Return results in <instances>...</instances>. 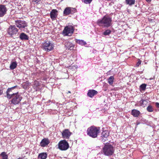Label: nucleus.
<instances>
[{
    "mask_svg": "<svg viewBox=\"0 0 159 159\" xmlns=\"http://www.w3.org/2000/svg\"><path fill=\"white\" fill-rule=\"evenodd\" d=\"M139 123H137V125H139Z\"/></svg>",
    "mask_w": 159,
    "mask_h": 159,
    "instance_id": "38",
    "label": "nucleus"
},
{
    "mask_svg": "<svg viewBox=\"0 0 159 159\" xmlns=\"http://www.w3.org/2000/svg\"><path fill=\"white\" fill-rule=\"evenodd\" d=\"M68 93H70V91H68Z\"/></svg>",
    "mask_w": 159,
    "mask_h": 159,
    "instance_id": "39",
    "label": "nucleus"
},
{
    "mask_svg": "<svg viewBox=\"0 0 159 159\" xmlns=\"http://www.w3.org/2000/svg\"><path fill=\"white\" fill-rule=\"evenodd\" d=\"M147 2H150L151 1V0H146Z\"/></svg>",
    "mask_w": 159,
    "mask_h": 159,
    "instance_id": "36",
    "label": "nucleus"
},
{
    "mask_svg": "<svg viewBox=\"0 0 159 159\" xmlns=\"http://www.w3.org/2000/svg\"><path fill=\"white\" fill-rule=\"evenodd\" d=\"M50 141L48 139L44 138L41 141L40 145L42 147H45L48 145Z\"/></svg>",
    "mask_w": 159,
    "mask_h": 159,
    "instance_id": "16",
    "label": "nucleus"
},
{
    "mask_svg": "<svg viewBox=\"0 0 159 159\" xmlns=\"http://www.w3.org/2000/svg\"><path fill=\"white\" fill-rule=\"evenodd\" d=\"M50 17L52 20H55L57 17V11L56 9L52 10L50 12Z\"/></svg>",
    "mask_w": 159,
    "mask_h": 159,
    "instance_id": "15",
    "label": "nucleus"
},
{
    "mask_svg": "<svg viewBox=\"0 0 159 159\" xmlns=\"http://www.w3.org/2000/svg\"><path fill=\"white\" fill-rule=\"evenodd\" d=\"M7 31L10 35L12 36L13 35L17 34L18 31V29L15 25H11L8 28Z\"/></svg>",
    "mask_w": 159,
    "mask_h": 159,
    "instance_id": "8",
    "label": "nucleus"
},
{
    "mask_svg": "<svg viewBox=\"0 0 159 159\" xmlns=\"http://www.w3.org/2000/svg\"><path fill=\"white\" fill-rule=\"evenodd\" d=\"M114 148L111 144L105 145L102 149L103 154L107 156L112 155L114 152Z\"/></svg>",
    "mask_w": 159,
    "mask_h": 159,
    "instance_id": "3",
    "label": "nucleus"
},
{
    "mask_svg": "<svg viewBox=\"0 0 159 159\" xmlns=\"http://www.w3.org/2000/svg\"><path fill=\"white\" fill-rule=\"evenodd\" d=\"M39 85V83L38 81H35L34 82V86H35L36 87H37Z\"/></svg>",
    "mask_w": 159,
    "mask_h": 159,
    "instance_id": "32",
    "label": "nucleus"
},
{
    "mask_svg": "<svg viewBox=\"0 0 159 159\" xmlns=\"http://www.w3.org/2000/svg\"><path fill=\"white\" fill-rule=\"evenodd\" d=\"M132 115L134 117H138L140 114V112L137 110H132L131 111Z\"/></svg>",
    "mask_w": 159,
    "mask_h": 159,
    "instance_id": "19",
    "label": "nucleus"
},
{
    "mask_svg": "<svg viewBox=\"0 0 159 159\" xmlns=\"http://www.w3.org/2000/svg\"><path fill=\"white\" fill-rule=\"evenodd\" d=\"M114 78L113 76H110L108 79V82L111 85H112L113 82Z\"/></svg>",
    "mask_w": 159,
    "mask_h": 159,
    "instance_id": "23",
    "label": "nucleus"
},
{
    "mask_svg": "<svg viewBox=\"0 0 159 159\" xmlns=\"http://www.w3.org/2000/svg\"><path fill=\"white\" fill-rule=\"evenodd\" d=\"M15 22L16 26L21 30L27 26V23L25 21L17 20H16Z\"/></svg>",
    "mask_w": 159,
    "mask_h": 159,
    "instance_id": "9",
    "label": "nucleus"
},
{
    "mask_svg": "<svg viewBox=\"0 0 159 159\" xmlns=\"http://www.w3.org/2000/svg\"><path fill=\"white\" fill-rule=\"evenodd\" d=\"M1 156L2 157V159H8V156L6 153L5 152H2L1 154Z\"/></svg>",
    "mask_w": 159,
    "mask_h": 159,
    "instance_id": "26",
    "label": "nucleus"
},
{
    "mask_svg": "<svg viewBox=\"0 0 159 159\" xmlns=\"http://www.w3.org/2000/svg\"><path fill=\"white\" fill-rule=\"evenodd\" d=\"M71 134V133L68 129H65L62 133V136L64 139H69Z\"/></svg>",
    "mask_w": 159,
    "mask_h": 159,
    "instance_id": "14",
    "label": "nucleus"
},
{
    "mask_svg": "<svg viewBox=\"0 0 159 159\" xmlns=\"http://www.w3.org/2000/svg\"><path fill=\"white\" fill-rule=\"evenodd\" d=\"M109 132L108 130L103 131L101 133V139L103 142H105L107 140V137L108 136Z\"/></svg>",
    "mask_w": 159,
    "mask_h": 159,
    "instance_id": "13",
    "label": "nucleus"
},
{
    "mask_svg": "<svg viewBox=\"0 0 159 159\" xmlns=\"http://www.w3.org/2000/svg\"><path fill=\"white\" fill-rule=\"evenodd\" d=\"M111 31L110 30H107L103 33V34L105 35H109L111 33Z\"/></svg>",
    "mask_w": 159,
    "mask_h": 159,
    "instance_id": "28",
    "label": "nucleus"
},
{
    "mask_svg": "<svg viewBox=\"0 0 159 159\" xmlns=\"http://www.w3.org/2000/svg\"><path fill=\"white\" fill-rule=\"evenodd\" d=\"M76 42L77 43L81 45H85L86 44V42L82 40H77L76 41Z\"/></svg>",
    "mask_w": 159,
    "mask_h": 159,
    "instance_id": "27",
    "label": "nucleus"
},
{
    "mask_svg": "<svg viewBox=\"0 0 159 159\" xmlns=\"http://www.w3.org/2000/svg\"><path fill=\"white\" fill-rule=\"evenodd\" d=\"M11 96V103L14 105L18 104L22 99V97L18 94V92L15 93V94Z\"/></svg>",
    "mask_w": 159,
    "mask_h": 159,
    "instance_id": "5",
    "label": "nucleus"
},
{
    "mask_svg": "<svg viewBox=\"0 0 159 159\" xmlns=\"http://www.w3.org/2000/svg\"><path fill=\"white\" fill-rule=\"evenodd\" d=\"M92 1V0H82L83 2L86 4H90Z\"/></svg>",
    "mask_w": 159,
    "mask_h": 159,
    "instance_id": "31",
    "label": "nucleus"
},
{
    "mask_svg": "<svg viewBox=\"0 0 159 159\" xmlns=\"http://www.w3.org/2000/svg\"><path fill=\"white\" fill-rule=\"evenodd\" d=\"M20 38L22 40H27L29 39L28 36L26 34L23 33L20 34Z\"/></svg>",
    "mask_w": 159,
    "mask_h": 159,
    "instance_id": "20",
    "label": "nucleus"
},
{
    "mask_svg": "<svg viewBox=\"0 0 159 159\" xmlns=\"http://www.w3.org/2000/svg\"><path fill=\"white\" fill-rule=\"evenodd\" d=\"M99 132V128L96 127L94 126L89 128L87 131L88 135L93 138H96Z\"/></svg>",
    "mask_w": 159,
    "mask_h": 159,
    "instance_id": "2",
    "label": "nucleus"
},
{
    "mask_svg": "<svg viewBox=\"0 0 159 159\" xmlns=\"http://www.w3.org/2000/svg\"><path fill=\"white\" fill-rule=\"evenodd\" d=\"M97 93L98 92L94 90H89L87 93V95L89 97L92 98L97 94Z\"/></svg>",
    "mask_w": 159,
    "mask_h": 159,
    "instance_id": "18",
    "label": "nucleus"
},
{
    "mask_svg": "<svg viewBox=\"0 0 159 159\" xmlns=\"http://www.w3.org/2000/svg\"><path fill=\"white\" fill-rule=\"evenodd\" d=\"M54 45L52 42L47 41L43 43L42 48L46 52H49L54 49Z\"/></svg>",
    "mask_w": 159,
    "mask_h": 159,
    "instance_id": "4",
    "label": "nucleus"
},
{
    "mask_svg": "<svg viewBox=\"0 0 159 159\" xmlns=\"http://www.w3.org/2000/svg\"><path fill=\"white\" fill-rule=\"evenodd\" d=\"M65 46L67 49L71 50L73 49L74 45L72 43L67 41L65 43Z\"/></svg>",
    "mask_w": 159,
    "mask_h": 159,
    "instance_id": "17",
    "label": "nucleus"
},
{
    "mask_svg": "<svg viewBox=\"0 0 159 159\" xmlns=\"http://www.w3.org/2000/svg\"><path fill=\"white\" fill-rule=\"evenodd\" d=\"M146 87V85L145 84H143L140 86V89L143 90H144L145 89Z\"/></svg>",
    "mask_w": 159,
    "mask_h": 159,
    "instance_id": "30",
    "label": "nucleus"
},
{
    "mask_svg": "<svg viewBox=\"0 0 159 159\" xmlns=\"http://www.w3.org/2000/svg\"><path fill=\"white\" fill-rule=\"evenodd\" d=\"M152 78H150V80H152Z\"/></svg>",
    "mask_w": 159,
    "mask_h": 159,
    "instance_id": "37",
    "label": "nucleus"
},
{
    "mask_svg": "<svg viewBox=\"0 0 159 159\" xmlns=\"http://www.w3.org/2000/svg\"><path fill=\"white\" fill-rule=\"evenodd\" d=\"M139 103L141 106L145 107L147 103V101L146 100L142 99L139 101Z\"/></svg>",
    "mask_w": 159,
    "mask_h": 159,
    "instance_id": "24",
    "label": "nucleus"
},
{
    "mask_svg": "<svg viewBox=\"0 0 159 159\" xmlns=\"http://www.w3.org/2000/svg\"><path fill=\"white\" fill-rule=\"evenodd\" d=\"M47 155L45 152H43L39 154L38 158L41 159H46L47 157Z\"/></svg>",
    "mask_w": 159,
    "mask_h": 159,
    "instance_id": "21",
    "label": "nucleus"
},
{
    "mask_svg": "<svg viewBox=\"0 0 159 159\" xmlns=\"http://www.w3.org/2000/svg\"><path fill=\"white\" fill-rule=\"evenodd\" d=\"M156 106L157 107H159V103L158 102L156 103Z\"/></svg>",
    "mask_w": 159,
    "mask_h": 159,
    "instance_id": "34",
    "label": "nucleus"
},
{
    "mask_svg": "<svg viewBox=\"0 0 159 159\" xmlns=\"http://www.w3.org/2000/svg\"><path fill=\"white\" fill-rule=\"evenodd\" d=\"M112 21L111 17L107 16H105L102 19L98 20L97 23L100 26L108 27L112 25Z\"/></svg>",
    "mask_w": 159,
    "mask_h": 159,
    "instance_id": "1",
    "label": "nucleus"
},
{
    "mask_svg": "<svg viewBox=\"0 0 159 159\" xmlns=\"http://www.w3.org/2000/svg\"><path fill=\"white\" fill-rule=\"evenodd\" d=\"M3 93V91L2 90L0 89V95H1Z\"/></svg>",
    "mask_w": 159,
    "mask_h": 159,
    "instance_id": "35",
    "label": "nucleus"
},
{
    "mask_svg": "<svg viewBox=\"0 0 159 159\" xmlns=\"http://www.w3.org/2000/svg\"><path fill=\"white\" fill-rule=\"evenodd\" d=\"M58 146L59 148L63 151L67 150L69 147V144L66 140L61 141L59 142Z\"/></svg>",
    "mask_w": 159,
    "mask_h": 159,
    "instance_id": "7",
    "label": "nucleus"
},
{
    "mask_svg": "<svg viewBox=\"0 0 159 159\" xmlns=\"http://www.w3.org/2000/svg\"><path fill=\"white\" fill-rule=\"evenodd\" d=\"M141 61L139 59H138L137 62L136 63V66L137 67L139 66V65L141 64Z\"/></svg>",
    "mask_w": 159,
    "mask_h": 159,
    "instance_id": "33",
    "label": "nucleus"
},
{
    "mask_svg": "<svg viewBox=\"0 0 159 159\" xmlns=\"http://www.w3.org/2000/svg\"><path fill=\"white\" fill-rule=\"evenodd\" d=\"M7 9L4 5H0V17L3 16L6 13Z\"/></svg>",
    "mask_w": 159,
    "mask_h": 159,
    "instance_id": "12",
    "label": "nucleus"
},
{
    "mask_svg": "<svg viewBox=\"0 0 159 159\" xmlns=\"http://www.w3.org/2000/svg\"><path fill=\"white\" fill-rule=\"evenodd\" d=\"M147 110L149 112H152L153 111V109L151 105L148 106L147 108Z\"/></svg>",
    "mask_w": 159,
    "mask_h": 159,
    "instance_id": "29",
    "label": "nucleus"
},
{
    "mask_svg": "<svg viewBox=\"0 0 159 159\" xmlns=\"http://www.w3.org/2000/svg\"><path fill=\"white\" fill-rule=\"evenodd\" d=\"M17 87V86H15L14 87H12L10 88H9L7 89L6 91V97L8 99H11V96L15 94L13 93V92L12 91L14 89Z\"/></svg>",
    "mask_w": 159,
    "mask_h": 159,
    "instance_id": "10",
    "label": "nucleus"
},
{
    "mask_svg": "<svg viewBox=\"0 0 159 159\" xmlns=\"http://www.w3.org/2000/svg\"><path fill=\"white\" fill-rule=\"evenodd\" d=\"M126 3L130 6L134 5L135 2V0H125Z\"/></svg>",
    "mask_w": 159,
    "mask_h": 159,
    "instance_id": "25",
    "label": "nucleus"
},
{
    "mask_svg": "<svg viewBox=\"0 0 159 159\" xmlns=\"http://www.w3.org/2000/svg\"><path fill=\"white\" fill-rule=\"evenodd\" d=\"M76 11V10L75 8L70 7H66L64 11V14L66 15L72 14Z\"/></svg>",
    "mask_w": 159,
    "mask_h": 159,
    "instance_id": "11",
    "label": "nucleus"
},
{
    "mask_svg": "<svg viewBox=\"0 0 159 159\" xmlns=\"http://www.w3.org/2000/svg\"><path fill=\"white\" fill-rule=\"evenodd\" d=\"M17 66L16 61L12 62L10 65V68L11 69L13 70L16 68Z\"/></svg>",
    "mask_w": 159,
    "mask_h": 159,
    "instance_id": "22",
    "label": "nucleus"
},
{
    "mask_svg": "<svg viewBox=\"0 0 159 159\" xmlns=\"http://www.w3.org/2000/svg\"><path fill=\"white\" fill-rule=\"evenodd\" d=\"M74 28L71 25H68L65 27L63 31V33L64 36H70L74 32Z\"/></svg>",
    "mask_w": 159,
    "mask_h": 159,
    "instance_id": "6",
    "label": "nucleus"
}]
</instances>
